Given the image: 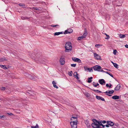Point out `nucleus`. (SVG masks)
Masks as SVG:
<instances>
[{"instance_id":"1","label":"nucleus","mask_w":128,"mask_h":128,"mask_svg":"<svg viewBox=\"0 0 128 128\" xmlns=\"http://www.w3.org/2000/svg\"><path fill=\"white\" fill-rule=\"evenodd\" d=\"M65 48L66 49L65 51L66 52H68L70 51L72 48L71 43L70 42H67L65 44Z\"/></svg>"},{"instance_id":"2","label":"nucleus","mask_w":128,"mask_h":128,"mask_svg":"<svg viewBox=\"0 0 128 128\" xmlns=\"http://www.w3.org/2000/svg\"><path fill=\"white\" fill-rule=\"evenodd\" d=\"M93 122L91 124V126L93 128H101L98 124V120L96 119L92 120Z\"/></svg>"},{"instance_id":"3","label":"nucleus","mask_w":128,"mask_h":128,"mask_svg":"<svg viewBox=\"0 0 128 128\" xmlns=\"http://www.w3.org/2000/svg\"><path fill=\"white\" fill-rule=\"evenodd\" d=\"M93 68L94 70L102 72L101 70V67L98 65H96L93 67Z\"/></svg>"},{"instance_id":"4","label":"nucleus","mask_w":128,"mask_h":128,"mask_svg":"<svg viewBox=\"0 0 128 128\" xmlns=\"http://www.w3.org/2000/svg\"><path fill=\"white\" fill-rule=\"evenodd\" d=\"M87 34V31H85L83 35L78 37V40H80L85 38L86 37Z\"/></svg>"},{"instance_id":"5","label":"nucleus","mask_w":128,"mask_h":128,"mask_svg":"<svg viewBox=\"0 0 128 128\" xmlns=\"http://www.w3.org/2000/svg\"><path fill=\"white\" fill-rule=\"evenodd\" d=\"M70 124L72 128H77V123L74 122H70Z\"/></svg>"},{"instance_id":"6","label":"nucleus","mask_w":128,"mask_h":128,"mask_svg":"<svg viewBox=\"0 0 128 128\" xmlns=\"http://www.w3.org/2000/svg\"><path fill=\"white\" fill-rule=\"evenodd\" d=\"M72 60L75 62L78 63H81V60L78 58L75 57H73L72 58Z\"/></svg>"},{"instance_id":"7","label":"nucleus","mask_w":128,"mask_h":128,"mask_svg":"<svg viewBox=\"0 0 128 128\" xmlns=\"http://www.w3.org/2000/svg\"><path fill=\"white\" fill-rule=\"evenodd\" d=\"M98 82L102 85H104L106 83L104 80L102 79H99L98 80Z\"/></svg>"},{"instance_id":"8","label":"nucleus","mask_w":128,"mask_h":128,"mask_svg":"<svg viewBox=\"0 0 128 128\" xmlns=\"http://www.w3.org/2000/svg\"><path fill=\"white\" fill-rule=\"evenodd\" d=\"M94 58L95 59L98 60H101L100 57L99 56V55L96 53H94Z\"/></svg>"},{"instance_id":"9","label":"nucleus","mask_w":128,"mask_h":128,"mask_svg":"<svg viewBox=\"0 0 128 128\" xmlns=\"http://www.w3.org/2000/svg\"><path fill=\"white\" fill-rule=\"evenodd\" d=\"M60 62L61 65H63L65 62L64 58H61L60 60Z\"/></svg>"},{"instance_id":"10","label":"nucleus","mask_w":128,"mask_h":128,"mask_svg":"<svg viewBox=\"0 0 128 128\" xmlns=\"http://www.w3.org/2000/svg\"><path fill=\"white\" fill-rule=\"evenodd\" d=\"M73 30L71 29H69L65 31L64 32V34H68L71 33L72 32Z\"/></svg>"},{"instance_id":"11","label":"nucleus","mask_w":128,"mask_h":128,"mask_svg":"<svg viewBox=\"0 0 128 128\" xmlns=\"http://www.w3.org/2000/svg\"><path fill=\"white\" fill-rule=\"evenodd\" d=\"M38 54H36V58H35V60L38 63L40 62L42 63V62H40V57H38Z\"/></svg>"},{"instance_id":"12","label":"nucleus","mask_w":128,"mask_h":128,"mask_svg":"<svg viewBox=\"0 0 128 128\" xmlns=\"http://www.w3.org/2000/svg\"><path fill=\"white\" fill-rule=\"evenodd\" d=\"M84 70L85 71H89V72H92V68H88L86 66H84Z\"/></svg>"},{"instance_id":"13","label":"nucleus","mask_w":128,"mask_h":128,"mask_svg":"<svg viewBox=\"0 0 128 128\" xmlns=\"http://www.w3.org/2000/svg\"><path fill=\"white\" fill-rule=\"evenodd\" d=\"M96 98L98 100H102L103 101H105L104 98H102V97H101L100 96H96Z\"/></svg>"},{"instance_id":"14","label":"nucleus","mask_w":128,"mask_h":128,"mask_svg":"<svg viewBox=\"0 0 128 128\" xmlns=\"http://www.w3.org/2000/svg\"><path fill=\"white\" fill-rule=\"evenodd\" d=\"M26 76L32 80H34V77L33 76H32L31 75L27 73H26Z\"/></svg>"},{"instance_id":"15","label":"nucleus","mask_w":128,"mask_h":128,"mask_svg":"<svg viewBox=\"0 0 128 128\" xmlns=\"http://www.w3.org/2000/svg\"><path fill=\"white\" fill-rule=\"evenodd\" d=\"M73 75L74 76L77 80L79 79V78L78 77V74L76 72H75L74 73Z\"/></svg>"},{"instance_id":"16","label":"nucleus","mask_w":128,"mask_h":128,"mask_svg":"<svg viewBox=\"0 0 128 128\" xmlns=\"http://www.w3.org/2000/svg\"><path fill=\"white\" fill-rule=\"evenodd\" d=\"M120 87V84H118L114 88V90H119Z\"/></svg>"},{"instance_id":"17","label":"nucleus","mask_w":128,"mask_h":128,"mask_svg":"<svg viewBox=\"0 0 128 128\" xmlns=\"http://www.w3.org/2000/svg\"><path fill=\"white\" fill-rule=\"evenodd\" d=\"M106 122L107 124L110 126H112L114 125V124L113 122L111 121H108Z\"/></svg>"},{"instance_id":"18","label":"nucleus","mask_w":128,"mask_h":128,"mask_svg":"<svg viewBox=\"0 0 128 128\" xmlns=\"http://www.w3.org/2000/svg\"><path fill=\"white\" fill-rule=\"evenodd\" d=\"M85 122L88 127L90 128V126L89 123V122L88 120H86Z\"/></svg>"},{"instance_id":"19","label":"nucleus","mask_w":128,"mask_h":128,"mask_svg":"<svg viewBox=\"0 0 128 128\" xmlns=\"http://www.w3.org/2000/svg\"><path fill=\"white\" fill-rule=\"evenodd\" d=\"M7 59L5 57H3L0 58V62H3L4 61L7 60Z\"/></svg>"},{"instance_id":"20","label":"nucleus","mask_w":128,"mask_h":128,"mask_svg":"<svg viewBox=\"0 0 128 128\" xmlns=\"http://www.w3.org/2000/svg\"><path fill=\"white\" fill-rule=\"evenodd\" d=\"M112 98L114 100H116L118 99L119 98V96H118L115 95L113 96L112 97Z\"/></svg>"},{"instance_id":"21","label":"nucleus","mask_w":128,"mask_h":128,"mask_svg":"<svg viewBox=\"0 0 128 128\" xmlns=\"http://www.w3.org/2000/svg\"><path fill=\"white\" fill-rule=\"evenodd\" d=\"M52 84H53V86L54 88H58V86H57L56 85V82H54V81H53L52 82Z\"/></svg>"},{"instance_id":"22","label":"nucleus","mask_w":128,"mask_h":128,"mask_svg":"<svg viewBox=\"0 0 128 128\" xmlns=\"http://www.w3.org/2000/svg\"><path fill=\"white\" fill-rule=\"evenodd\" d=\"M114 92V91L113 90H111V91H106L105 92H104V93H106L109 94H113Z\"/></svg>"},{"instance_id":"23","label":"nucleus","mask_w":128,"mask_h":128,"mask_svg":"<svg viewBox=\"0 0 128 128\" xmlns=\"http://www.w3.org/2000/svg\"><path fill=\"white\" fill-rule=\"evenodd\" d=\"M102 72H104L108 74L111 77H113V75L112 74H111L110 72H107V71H104L103 70H102Z\"/></svg>"},{"instance_id":"24","label":"nucleus","mask_w":128,"mask_h":128,"mask_svg":"<svg viewBox=\"0 0 128 128\" xmlns=\"http://www.w3.org/2000/svg\"><path fill=\"white\" fill-rule=\"evenodd\" d=\"M63 34L62 32H56L54 34V36H58L60 35V34Z\"/></svg>"},{"instance_id":"25","label":"nucleus","mask_w":128,"mask_h":128,"mask_svg":"<svg viewBox=\"0 0 128 128\" xmlns=\"http://www.w3.org/2000/svg\"><path fill=\"white\" fill-rule=\"evenodd\" d=\"M0 66L2 68L5 69L6 70L8 69V68L7 67H6L5 65H0Z\"/></svg>"},{"instance_id":"26","label":"nucleus","mask_w":128,"mask_h":128,"mask_svg":"<svg viewBox=\"0 0 128 128\" xmlns=\"http://www.w3.org/2000/svg\"><path fill=\"white\" fill-rule=\"evenodd\" d=\"M92 78H93L92 77L88 78V80L87 81V82L89 83H90L92 82V80H91L92 79Z\"/></svg>"},{"instance_id":"27","label":"nucleus","mask_w":128,"mask_h":128,"mask_svg":"<svg viewBox=\"0 0 128 128\" xmlns=\"http://www.w3.org/2000/svg\"><path fill=\"white\" fill-rule=\"evenodd\" d=\"M74 119L76 120L77 119V117L76 116H72L71 118V120L72 121Z\"/></svg>"},{"instance_id":"28","label":"nucleus","mask_w":128,"mask_h":128,"mask_svg":"<svg viewBox=\"0 0 128 128\" xmlns=\"http://www.w3.org/2000/svg\"><path fill=\"white\" fill-rule=\"evenodd\" d=\"M84 94L86 96L88 97H89L90 96V94L88 92H85Z\"/></svg>"},{"instance_id":"29","label":"nucleus","mask_w":128,"mask_h":128,"mask_svg":"<svg viewBox=\"0 0 128 128\" xmlns=\"http://www.w3.org/2000/svg\"><path fill=\"white\" fill-rule=\"evenodd\" d=\"M125 37V36L124 34H120L119 36L120 38H124Z\"/></svg>"},{"instance_id":"30","label":"nucleus","mask_w":128,"mask_h":128,"mask_svg":"<svg viewBox=\"0 0 128 128\" xmlns=\"http://www.w3.org/2000/svg\"><path fill=\"white\" fill-rule=\"evenodd\" d=\"M32 128H39V126L37 124H36V125L35 126H31Z\"/></svg>"},{"instance_id":"31","label":"nucleus","mask_w":128,"mask_h":128,"mask_svg":"<svg viewBox=\"0 0 128 128\" xmlns=\"http://www.w3.org/2000/svg\"><path fill=\"white\" fill-rule=\"evenodd\" d=\"M106 86L107 87H109V88H110L111 87L112 84H110L109 85L108 84H106Z\"/></svg>"},{"instance_id":"32","label":"nucleus","mask_w":128,"mask_h":128,"mask_svg":"<svg viewBox=\"0 0 128 128\" xmlns=\"http://www.w3.org/2000/svg\"><path fill=\"white\" fill-rule=\"evenodd\" d=\"M18 5L20 6H22L23 8H24L25 5L24 4L20 3Z\"/></svg>"},{"instance_id":"33","label":"nucleus","mask_w":128,"mask_h":128,"mask_svg":"<svg viewBox=\"0 0 128 128\" xmlns=\"http://www.w3.org/2000/svg\"><path fill=\"white\" fill-rule=\"evenodd\" d=\"M92 90L94 92H96L98 93H100L101 92L100 91L98 90Z\"/></svg>"},{"instance_id":"34","label":"nucleus","mask_w":128,"mask_h":128,"mask_svg":"<svg viewBox=\"0 0 128 128\" xmlns=\"http://www.w3.org/2000/svg\"><path fill=\"white\" fill-rule=\"evenodd\" d=\"M113 65L114 67L116 68H118V65L116 63H115Z\"/></svg>"},{"instance_id":"35","label":"nucleus","mask_w":128,"mask_h":128,"mask_svg":"<svg viewBox=\"0 0 128 128\" xmlns=\"http://www.w3.org/2000/svg\"><path fill=\"white\" fill-rule=\"evenodd\" d=\"M98 124L99 125V126L100 127L102 124V122L100 121H98Z\"/></svg>"},{"instance_id":"36","label":"nucleus","mask_w":128,"mask_h":128,"mask_svg":"<svg viewBox=\"0 0 128 128\" xmlns=\"http://www.w3.org/2000/svg\"><path fill=\"white\" fill-rule=\"evenodd\" d=\"M99 85V84L98 83H97L95 85L93 84V86L94 87H96L97 86H98Z\"/></svg>"},{"instance_id":"37","label":"nucleus","mask_w":128,"mask_h":128,"mask_svg":"<svg viewBox=\"0 0 128 128\" xmlns=\"http://www.w3.org/2000/svg\"><path fill=\"white\" fill-rule=\"evenodd\" d=\"M105 34L106 35V37L105 38V39H109L110 38V36L108 35H107L106 34Z\"/></svg>"},{"instance_id":"38","label":"nucleus","mask_w":128,"mask_h":128,"mask_svg":"<svg viewBox=\"0 0 128 128\" xmlns=\"http://www.w3.org/2000/svg\"><path fill=\"white\" fill-rule=\"evenodd\" d=\"M75 122L77 123L78 122V119H76V120L74 119V120H73L72 121L71 120V122Z\"/></svg>"},{"instance_id":"39","label":"nucleus","mask_w":128,"mask_h":128,"mask_svg":"<svg viewBox=\"0 0 128 128\" xmlns=\"http://www.w3.org/2000/svg\"><path fill=\"white\" fill-rule=\"evenodd\" d=\"M117 52V50H113V53L115 55L116 54Z\"/></svg>"},{"instance_id":"40","label":"nucleus","mask_w":128,"mask_h":128,"mask_svg":"<svg viewBox=\"0 0 128 128\" xmlns=\"http://www.w3.org/2000/svg\"><path fill=\"white\" fill-rule=\"evenodd\" d=\"M21 18L22 19V20L26 19L27 18V17L22 16L21 17Z\"/></svg>"},{"instance_id":"41","label":"nucleus","mask_w":128,"mask_h":128,"mask_svg":"<svg viewBox=\"0 0 128 128\" xmlns=\"http://www.w3.org/2000/svg\"><path fill=\"white\" fill-rule=\"evenodd\" d=\"M101 45L99 44H96L95 45V47H96L97 48H98L99 47V46H101Z\"/></svg>"},{"instance_id":"42","label":"nucleus","mask_w":128,"mask_h":128,"mask_svg":"<svg viewBox=\"0 0 128 128\" xmlns=\"http://www.w3.org/2000/svg\"><path fill=\"white\" fill-rule=\"evenodd\" d=\"M71 66L72 67H75L76 66V64H71Z\"/></svg>"},{"instance_id":"43","label":"nucleus","mask_w":128,"mask_h":128,"mask_svg":"<svg viewBox=\"0 0 128 128\" xmlns=\"http://www.w3.org/2000/svg\"><path fill=\"white\" fill-rule=\"evenodd\" d=\"M72 71H71L70 72H69L68 73V75L70 76H72Z\"/></svg>"},{"instance_id":"44","label":"nucleus","mask_w":128,"mask_h":128,"mask_svg":"<svg viewBox=\"0 0 128 128\" xmlns=\"http://www.w3.org/2000/svg\"><path fill=\"white\" fill-rule=\"evenodd\" d=\"M33 10H34H34H38V8L37 7H33Z\"/></svg>"},{"instance_id":"45","label":"nucleus","mask_w":128,"mask_h":128,"mask_svg":"<svg viewBox=\"0 0 128 128\" xmlns=\"http://www.w3.org/2000/svg\"><path fill=\"white\" fill-rule=\"evenodd\" d=\"M6 89V88L4 87H2L1 88V89L2 90H4Z\"/></svg>"},{"instance_id":"46","label":"nucleus","mask_w":128,"mask_h":128,"mask_svg":"<svg viewBox=\"0 0 128 128\" xmlns=\"http://www.w3.org/2000/svg\"><path fill=\"white\" fill-rule=\"evenodd\" d=\"M102 122L103 124H105L106 123V122L105 120H103V121Z\"/></svg>"},{"instance_id":"47","label":"nucleus","mask_w":128,"mask_h":128,"mask_svg":"<svg viewBox=\"0 0 128 128\" xmlns=\"http://www.w3.org/2000/svg\"><path fill=\"white\" fill-rule=\"evenodd\" d=\"M58 25H52L51 26H52V27H56V26H58Z\"/></svg>"},{"instance_id":"48","label":"nucleus","mask_w":128,"mask_h":128,"mask_svg":"<svg viewBox=\"0 0 128 128\" xmlns=\"http://www.w3.org/2000/svg\"><path fill=\"white\" fill-rule=\"evenodd\" d=\"M125 46L126 48H128V45L126 44Z\"/></svg>"},{"instance_id":"49","label":"nucleus","mask_w":128,"mask_h":128,"mask_svg":"<svg viewBox=\"0 0 128 128\" xmlns=\"http://www.w3.org/2000/svg\"><path fill=\"white\" fill-rule=\"evenodd\" d=\"M5 116H4V115H3L2 116V118H4V117H5Z\"/></svg>"},{"instance_id":"50","label":"nucleus","mask_w":128,"mask_h":128,"mask_svg":"<svg viewBox=\"0 0 128 128\" xmlns=\"http://www.w3.org/2000/svg\"><path fill=\"white\" fill-rule=\"evenodd\" d=\"M109 125H108V124H107L105 126H106V127H109Z\"/></svg>"},{"instance_id":"51","label":"nucleus","mask_w":128,"mask_h":128,"mask_svg":"<svg viewBox=\"0 0 128 128\" xmlns=\"http://www.w3.org/2000/svg\"><path fill=\"white\" fill-rule=\"evenodd\" d=\"M8 114L10 115H12L13 114H12V113H10V114L8 113Z\"/></svg>"},{"instance_id":"52","label":"nucleus","mask_w":128,"mask_h":128,"mask_svg":"<svg viewBox=\"0 0 128 128\" xmlns=\"http://www.w3.org/2000/svg\"><path fill=\"white\" fill-rule=\"evenodd\" d=\"M96 84V83H95V82H93V84H94V85H95V84Z\"/></svg>"},{"instance_id":"53","label":"nucleus","mask_w":128,"mask_h":128,"mask_svg":"<svg viewBox=\"0 0 128 128\" xmlns=\"http://www.w3.org/2000/svg\"><path fill=\"white\" fill-rule=\"evenodd\" d=\"M0 119H2V116H1L0 115Z\"/></svg>"},{"instance_id":"54","label":"nucleus","mask_w":128,"mask_h":128,"mask_svg":"<svg viewBox=\"0 0 128 128\" xmlns=\"http://www.w3.org/2000/svg\"><path fill=\"white\" fill-rule=\"evenodd\" d=\"M107 95L108 96H111V95L110 94H107Z\"/></svg>"},{"instance_id":"55","label":"nucleus","mask_w":128,"mask_h":128,"mask_svg":"<svg viewBox=\"0 0 128 128\" xmlns=\"http://www.w3.org/2000/svg\"><path fill=\"white\" fill-rule=\"evenodd\" d=\"M111 62L113 64V65H114V64L115 63H114L112 61H111Z\"/></svg>"},{"instance_id":"56","label":"nucleus","mask_w":128,"mask_h":128,"mask_svg":"<svg viewBox=\"0 0 128 128\" xmlns=\"http://www.w3.org/2000/svg\"><path fill=\"white\" fill-rule=\"evenodd\" d=\"M31 57L32 58H34V57L33 56H31Z\"/></svg>"},{"instance_id":"57","label":"nucleus","mask_w":128,"mask_h":128,"mask_svg":"<svg viewBox=\"0 0 128 128\" xmlns=\"http://www.w3.org/2000/svg\"><path fill=\"white\" fill-rule=\"evenodd\" d=\"M1 99H0V100Z\"/></svg>"}]
</instances>
